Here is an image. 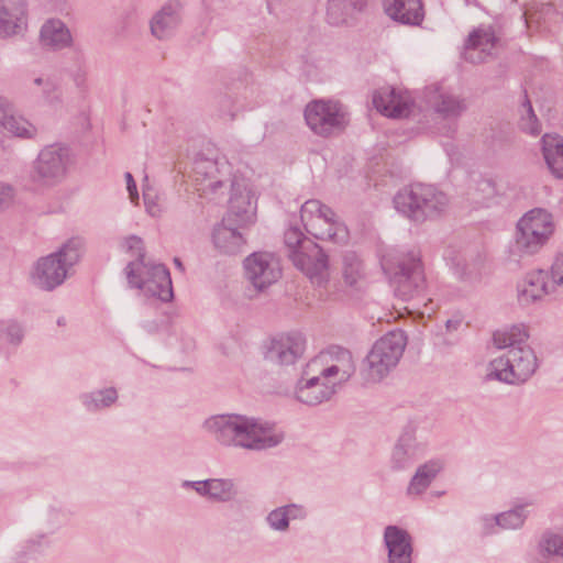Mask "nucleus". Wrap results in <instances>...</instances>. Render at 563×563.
Wrapping results in <instances>:
<instances>
[{
	"label": "nucleus",
	"instance_id": "obj_41",
	"mask_svg": "<svg viewBox=\"0 0 563 563\" xmlns=\"http://www.w3.org/2000/svg\"><path fill=\"white\" fill-rule=\"evenodd\" d=\"M0 332L12 345H19L24 338L23 327L15 321H0Z\"/></svg>",
	"mask_w": 563,
	"mask_h": 563
},
{
	"label": "nucleus",
	"instance_id": "obj_43",
	"mask_svg": "<svg viewBox=\"0 0 563 563\" xmlns=\"http://www.w3.org/2000/svg\"><path fill=\"white\" fill-rule=\"evenodd\" d=\"M121 249L126 253L136 255V261H144L143 241L140 236L130 235L122 240Z\"/></svg>",
	"mask_w": 563,
	"mask_h": 563
},
{
	"label": "nucleus",
	"instance_id": "obj_21",
	"mask_svg": "<svg viewBox=\"0 0 563 563\" xmlns=\"http://www.w3.org/2000/svg\"><path fill=\"white\" fill-rule=\"evenodd\" d=\"M278 260L267 252H257L249 256V280L257 290H262L280 277Z\"/></svg>",
	"mask_w": 563,
	"mask_h": 563
},
{
	"label": "nucleus",
	"instance_id": "obj_49",
	"mask_svg": "<svg viewBox=\"0 0 563 563\" xmlns=\"http://www.w3.org/2000/svg\"><path fill=\"white\" fill-rule=\"evenodd\" d=\"M14 114L12 102L4 96H0V126Z\"/></svg>",
	"mask_w": 563,
	"mask_h": 563
},
{
	"label": "nucleus",
	"instance_id": "obj_33",
	"mask_svg": "<svg viewBox=\"0 0 563 563\" xmlns=\"http://www.w3.org/2000/svg\"><path fill=\"white\" fill-rule=\"evenodd\" d=\"M442 468L443 462L441 460H430L420 465L407 487V494L410 496L422 494Z\"/></svg>",
	"mask_w": 563,
	"mask_h": 563
},
{
	"label": "nucleus",
	"instance_id": "obj_6",
	"mask_svg": "<svg viewBox=\"0 0 563 563\" xmlns=\"http://www.w3.org/2000/svg\"><path fill=\"white\" fill-rule=\"evenodd\" d=\"M537 368L534 351L529 345L517 346L492 360L486 366L484 379L518 385L527 382Z\"/></svg>",
	"mask_w": 563,
	"mask_h": 563
},
{
	"label": "nucleus",
	"instance_id": "obj_16",
	"mask_svg": "<svg viewBox=\"0 0 563 563\" xmlns=\"http://www.w3.org/2000/svg\"><path fill=\"white\" fill-rule=\"evenodd\" d=\"M289 260L313 285L323 286L329 282L328 255L314 241H306L301 251L295 253Z\"/></svg>",
	"mask_w": 563,
	"mask_h": 563
},
{
	"label": "nucleus",
	"instance_id": "obj_51",
	"mask_svg": "<svg viewBox=\"0 0 563 563\" xmlns=\"http://www.w3.org/2000/svg\"><path fill=\"white\" fill-rule=\"evenodd\" d=\"M126 181V189L129 191L130 200L133 203H137L139 201V192L136 188V184L131 173H125L124 175Z\"/></svg>",
	"mask_w": 563,
	"mask_h": 563
},
{
	"label": "nucleus",
	"instance_id": "obj_44",
	"mask_svg": "<svg viewBox=\"0 0 563 563\" xmlns=\"http://www.w3.org/2000/svg\"><path fill=\"white\" fill-rule=\"evenodd\" d=\"M269 526L274 530L284 531L288 528L289 517L287 510L284 507L273 510L267 517Z\"/></svg>",
	"mask_w": 563,
	"mask_h": 563
},
{
	"label": "nucleus",
	"instance_id": "obj_30",
	"mask_svg": "<svg viewBox=\"0 0 563 563\" xmlns=\"http://www.w3.org/2000/svg\"><path fill=\"white\" fill-rule=\"evenodd\" d=\"M180 21L179 7L168 3L153 15L151 20V32L158 40L168 38L179 26Z\"/></svg>",
	"mask_w": 563,
	"mask_h": 563
},
{
	"label": "nucleus",
	"instance_id": "obj_37",
	"mask_svg": "<svg viewBox=\"0 0 563 563\" xmlns=\"http://www.w3.org/2000/svg\"><path fill=\"white\" fill-rule=\"evenodd\" d=\"M5 132L23 139H31L36 134L35 126L23 117L13 114L2 126Z\"/></svg>",
	"mask_w": 563,
	"mask_h": 563
},
{
	"label": "nucleus",
	"instance_id": "obj_12",
	"mask_svg": "<svg viewBox=\"0 0 563 563\" xmlns=\"http://www.w3.org/2000/svg\"><path fill=\"white\" fill-rule=\"evenodd\" d=\"M207 153H197L194 159V179L201 196L214 195L222 187L220 175L230 174V164L220 158L216 148L207 144Z\"/></svg>",
	"mask_w": 563,
	"mask_h": 563
},
{
	"label": "nucleus",
	"instance_id": "obj_13",
	"mask_svg": "<svg viewBox=\"0 0 563 563\" xmlns=\"http://www.w3.org/2000/svg\"><path fill=\"white\" fill-rule=\"evenodd\" d=\"M311 372H317L323 379L338 386L349 380L355 372L352 353L341 346H331L308 362Z\"/></svg>",
	"mask_w": 563,
	"mask_h": 563
},
{
	"label": "nucleus",
	"instance_id": "obj_27",
	"mask_svg": "<svg viewBox=\"0 0 563 563\" xmlns=\"http://www.w3.org/2000/svg\"><path fill=\"white\" fill-rule=\"evenodd\" d=\"M283 438L274 424L260 418L249 419V449H269L278 445Z\"/></svg>",
	"mask_w": 563,
	"mask_h": 563
},
{
	"label": "nucleus",
	"instance_id": "obj_11",
	"mask_svg": "<svg viewBox=\"0 0 563 563\" xmlns=\"http://www.w3.org/2000/svg\"><path fill=\"white\" fill-rule=\"evenodd\" d=\"M69 164V151L62 144L43 147L32 163L29 177L40 188H52L66 177Z\"/></svg>",
	"mask_w": 563,
	"mask_h": 563
},
{
	"label": "nucleus",
	"instance_id": "obj_14",
	"mask_svg": "<svg viewBox=\"0 0 563 563\" xmlns=\"http://www.w3.org/2000/svg\"><path fill=\"white\" fill-rule=\"evenodd\" d=\"M203 430L224 448H246V417L238 413H218L205 419Z\"/></svg>",
	"mask_w": 563,
	"mask_h": 563
},
{
	"label": "nucleus",
	"instance_id": "obj_1",
	"mask_svg": "<svg viewBox=\"0 0 563 563\" xmlns=\"http://www.w3.org/2000/svg\"><path fill=\"white\" fill-rule=\"evenodd\" d=\"M246 189L243 176H233L229 209L220 223L212 229L211 241L214 249L223 255H236L246 243Z\"/></svg>",
	"mask_w": 563,
	"mask_h": 563
},
{
	"label": "nucleus",
	"instance_id": "obj_56",
	"mask_svg": "<svg viewBox=\"0 0 563 563\" xmlns=\"http://www.w3.org/2000/svg\"><path fill=\"white\" fill-rule=\"evenodd\" d=\"M456 325H457V322H454V323H453L451 320H449V321L446 322V328H448V329H450L451 327H456Z\"/></svg>",
	"mask_w": 563,
	"mask_h": 563
},
{
	"label": "nucleus",
	"instance_id": "obj_2",
	"mask_svg": "<svg viewBox=\"0 0 563 563\" xmlns=\"http://www.w3.org/2000/svg\"><path fill=\"white\" fill-rule=\"evenodd\" d=\"M397 212L416 223L443 216L450 207V197L434 185L416 183L400 189L394 197Z\"/></svg>",
	"mask_w": 563,
	"mask_h": 563
},
{
	"label": "nucleus",
	"instance_id": "obj_38",
	"mask_svg": "<svg viewBox=\"0 0 563 563\" xmlns=\"http://www.w3.org/2000/svg\"><path fill=\"white\" fill-rule=\"evenodd\" d=\"M118 398L117 390L114 388H107L84 396V404L89 410H98L101 408L109 407Z\"/></svg>",
	"mask_w": 563,
	"mask_h": 563
},
{
	"label": "nucleus",
	"instance_id": "obj_52",
	"mask_svg": "<svg viewBox=\"0 0 563 563\" xmlns=\"http://www.w3.org/2000/svg\"><path fill=\"white\" fill-rule=\"evenodd\" d=\"M498 516L495 517H483L481 519L482 531L484 533H494L496 531V527H498Z\"/></svg>",
	"mask_w": 563,
	"mask_h": 563
},
{
	"label": "nucleus",
	"instance_id": "obj_45",
	"mask_svg": "<svg viewBox=\"0 0 563 563\" xmlns=\"http://www.w3.org/2000/svg\"><path fill=\"white\" fill-rule=\"evenodd\" d=\"M526 112L527 114L521 119V129L527 133L538 135L541 131L540 124L529 102L526 104Z\"/></svg>",
	"mask_w": 563,
	"mask_h": 563
},
{
	"label": "nucleus",
	"instance_id": "obj_32",
	"mask_svg": "<svg viewBox=\"0 0 563 563\" xmlns=\"http://www.w3.org/2000/svg\"><path fill=\"white\" fill-rule=\"evenodd\" d=\"M542 152L551 173L556 178H563V137L558 134L543 135Z\"/></svg>",
	"mask_w": 563,
	"mask_h": 563
},
{
	"label": "nucleus",
	"instance_id": "obj_47",
	"mask_svg": "<svg viewBox=\"0 0 563 563\" xmlns=\"http://www.w3.org/2000/svg\"><path fill=\"white\" fill-rule=\"evenodd\" d=\"M69 76L77 89L86 91L88 87L87 69L82 65H77L69 70Z\"/></svg>",
	"mask_w": 563,
	"mask_h": 563
},
{
	"label": "nucleus",
	"instance_id": "obj_55",
	"mask_svg": "<svg viewBox=\"0 0 563 563\" xmlns=\"http://www.w3.org/2000/svg\"><path fill=\"white\" fill-rule=\"evenodd\" d=\"M456 325H457V322H454V323H453L451 320H449V321L446 322V328H448V329H450L451 327H456Z\"/></svg>",
	"mask_w": 563,
	"mask_h": 563
},
{
	"label": "nucleus",
	"instance_id": "obj_5",
	"mask_svg": "<svg viewBox=\"0 0 563 563\" xmlns=\"http://www.w3.org/2000/svg\"><path fill=\"white\" fill-rule=\"evenodd\" d=\"M407 345L402 330H393L379 338L364 360L362 375L367 383L382 382L398 365Z\"/></svg>",
	"mask_w": 563,
	"mask_h": 563
},
{
	"label": "nucleus",
	"instance_id": "obj_54",
	"mask_svg": "<svg viewBox=\"0 0 563 563\" xmlns=\"http://www.w3.org/2000/svg\"><path fill=\"white\" fill-rule=\"evenodd\" d=\"M174 263H175V265H176L178 268L183 269V264H181V262H180V260H179V258H175V260H174Z\"/></svg>",
	"mask_w": 563,
	"mask_h": 563
},
{
	"label": "nucleus",
	"instance_id": "obj_36",
	"mask_svg": "<svg viewBox=\"0 0 563 563\" xmlns=\"http://www.w3.org/2000/svg\"><path fill=\"white\" fill-rule=\"evenodd\" d=\"M433 107L435 112L445 119L457 118L466 110V104L463 99L449 93L440 95Z\"/></svg>",
	"mask_w": 563,
	"mask_h": 563
},
{
	"label": "nucleus",
	"instance_id": "obj_39",
	"mask_svg": "<svg viewBox=\"0 0 563 563\" xmlns=\"http://www.w3.org/2000/svg\"><path fill=\"white\" fill-rule=\"evenodd\" d=\"M306 241L312 240L305 236L300 229L296 227L288 228L284 234V244L288 258L292 257L295 253L301 251V246H303Z\"/></svg>",
	"mask_w": 563,
	"mask_h": 563
},
{
	"label": "nucleus",
	"instance_id": "obj_40",
	"mask_svg": "<svg viewBox=\"0 0 563 563\" xmlns=\"http://www.w3.org/2000/svg\"><path fill=\"white\" fill-rule=\"evenodd\" d=\"M525 519L523 507L520 506L498 515V527L503 529H518L523 525Z\"/></svg>",
	"mask_w": 563,
	"mask_h": 563
},
{
	"label": "nucleus",
	"instance_id": "obj_28",
	"mask_svg": "<svg viewBox=\"0 0 563 563\" xmlns=\"http://www.w3.org/2000/svg\"><path fill=\"white\" fill-rule=\"evenodd\" d=\"M389 563H411V541L409 534L396 526H388L384 533Z\"/></svg>",
	"mask_w": 563,
	"mask_h": 563
},
{
	"label": "nucleus",
	"instance_id": "obj_3",
	"mask_svg": "<svg viewBox=\"0 0 563 563\" xmlns=\"http://www.w3.org/2000/svg\"><path fill=\"white\" fill-rule=\"evenodd\" d=\"M554 229L553 217L545 209L527 211L516 224L509 255L517 260L537 254L548 243Z\"/></svg>",
	"mask_w": 563,
	"mask_h": 563
},
{
	"label": "nucleus",
	"instance_id": "obj_29",
	"mask_svg": "<svg viewBox=\"0 0 563 563\" xmlns=\"http://www.w3.org/2000/svg\"><path fill=\"white\" fill-rule=\"evenodd\" d=\"M368 2L369 0H328L327 20L335 26L347 24L366 10Z\"/></svg>",
	"mask_w": 563,
	"mask_h": 563
},
{
	"label": "nucleus",
	"instance_id": "obj_8",
	"mask_svg": "<svg viewBox=\"0 0 563 563\" xmlns=\"http://www.w3.org/2000/svg\"><path fill=\"white\" fill-rule=\"evenodd\" d=\"M129 285L144 296L169 301L173 298L172 279L168 269L162 264L130 262L125 267Z\"/></svg>",
	"mask_w": 563,
	"mask_h": 563
},
{
	"label": "nucleus",
	"instance_id": "obj_26",
	"mask_svg": "<svg viewBox=\"0 0 563 563\" xmlns=\"http://www.w3.org/2000/svg\"><path fill=\"white\" fill-rule=\"evenodd\" d=\"M25 15L24 0H0V37L18 34L22 30Z\"/></svg>",
	"mask_w": 563,
	"mask_h": 563
},
{
	"label": "nucleus",
	"instance_id": "obj_46",
	"mask_svg": "<svg viewBox=\"0 0 563 563\" xmlns=\"http://www.w3.org/2000/svg\"><path fill=\"white\" fill-rule=\"evenodd\" d=\"M549 276L555 287L563 288V252L559 253L550 267Z\"/></svg>",
	"mask_w": 563,
	"mask_h": 563
},
{
	"label": "nucleus",
	"instance_id": "obj_25",
	"mask_svg": "<svg viewBox=\"0 0 563 563\" xmlns=\"http://www.w3.org/2000/svg\"><path fill=\"white\" fill-rule=\"evenodd\" d=\"M497 37L492 27L474 30L464 45V57L472 63L484 62L496 48Z\"/></svg>",
	"mask_w": 563,
	"mask_h": 563
},
{
	"label": "nucleus",
	"instance_id": "obj_10",
	"mask_svg": "<svg viewBox=\"0 0 563 563\" xmlns=\"http://www.w3.org/2000/svg\"><path fill=\"white\" fill-rule=\"evenodd\" d=\"M303 117L311 132L321 137L340 134L350 122L346 108L331 99L310 101L305 107Z\"/></svg>",
	"mask_w": 563,
	"mask_h": 563
},
{
	"label": "nucleus",
	"instance_id": "obj_18",
	"mask_svg": "<svg viewBox=\"0 0 563 563\" xmlns=\"http://www.w3.org/2000/svg\"><path fill=\"white\" fill-rule=\"evenodd\" d=\"M335 390V385L323 379L317 372H311V366L307 364L295 387V398L301 404L317 406L329 400Z\"/></svg>",
	"mask_w": 563,
	"mask_h": 563
},
{
	"label": "nucleus",
	"instance_id": "obj_34",
	"mask_svg": "<svg viewBox=\"0 0 563 563\" xmlns=\"http://www.w3.org/2000/svg\"><path fill=\"white\" fill-rule=\"evenodd\" d=\"M528 330L523 324H514L501 330H497L493 335L494 345L497 349H517V346L528 345Z\"/></svg>",
	"mask_w": 563,
	"mask_h": 563
},
{
	"label": "nucleus",
	"instance_id": "obj_42",
	"mask_svg": "<svg viewBox=\"0 0 563 563\" xmlns=\"http://www.w3.org/2000/svg\"><path fill=\"white\" fill-rule=\"evenodd\" d=\"M540 549L548 554L563 556V536L554 533L544 534L540 542Z\"/></svg>",
	"mask_w": 563,
	"mask_h": 563
},
{
	"label": "nucleus",
	"instance_id": "obj_53",
	"mask_svg": "<svg viewBox=\"0 0 563 563\" xmlns=\"http://www.w3.org/2000/svg\"><path fill=\"white\" fill-rule=\"evenodd\" d=\"M284 508L287 510V515H288L289 519L301 518L305 516V511L300 506L288 505V506H284Z\"/></svg>",
	"mask_w": 563,
	"mask_h": 563
},
{
	"label": "nucleus",
	"instance_id": "obj_23",
	"mask_svg": "<svg viewBox=\"0 0 563 563\" xmlns=\"http://www.w3.org/2000/svg\"><path fill=\"white\" fill-rule=\"evenodd\" d=\"M426 446L418 441L415 430L407 429L399 437L391 453L390 462L395 470H404L424 454Z\"/></svg>",
	"mask_w": 563,
	"mask_h": 563
},
{
	"label": "nucleus",
	"instance_id": "obj_7",
	"mask_svg": "<svg viewBox=\"0 0 563 563\" xmlns=\"http://www.w3.org/2000/svg\"><path fill=\"white\" fill-rule=\"evenodd\" d=\"M300 218L307 232L318 240L345 244L350 233L334 211L320 200H307L300 209Z\"/></svg>",
	"mask_w": 563,
	"mask_h": 563
},
{
	"label": "nucleus",
	"instance_id": "obj_9",
	"mask_svg": "<svg viewBox=\"0 0 563 563\" xmlns=\"http://www.w3.org/2000/svg\"><path fill=\"white\" fill-rule=\"evenodd\" d=\"M384 267L393 273L395 291L402 299L412 298L424 289L426 277L419 252L389 256Z\"/></svg>",
	"mask_w": 563,
	"mask_h": 563
},
{
	"label": "nucleus",
	"instance_id": "obj_24",
	"mask_svg": "<svg viewBox=\"0 0 563 563\" xmlns=\"http://www.w3.org/2000/svg\"><path fill=\"white\" fill-rule=\"evenodd\" d=\"M386 15L393 21L410 26H418L424 19L421 0H383Z\"/></svg>",
	"mask_w": 563,
	"mask_h": 563
},
{
	"label": "nucleus",
	"instance_id": "obj_20",
	"mask_svg": "<svg viewBox=\"0 0 563 563\" xmlns=\"http://www.w3.org/2000/svg\"><path fill=\"white\" fill-rule=\"evenodd\" d=\"M373 104L382 114L399 119L409 115L413 103L407 91L394 87H384L374 92Z\"/></svg>",
	"mask_w": 563,
	"mask_h": 563
},
{
	"label": "nucleus",
	"instance_id": "obj_35",
	"mask_svg": "<svg viewBox=\"0 0 563 563\" xmlns=\"http://www.w3.org/2000/svg\"><path fill=\"white\" fill-rule=\"evenodd\" d=\"M25 87L32 93L41 95L45 100L51 101L58 91L55 79L44 73H33L25 80Z\"/></svg>",
	"mask_w": 563,
	"mask_h": 563
},
{
	"label": "nucleus",
	"instance_id": "obj_50",
	"mask_svg": "<svg viewBox=\"0 0 563 563\" xmlns=\"http://www.w3.org/2000/svg\"><path fill=\"white\" fill-rule=\"evenodd\" d=\"M143 199H144V205H145V208H146V211L148 212V214H151L152 217H157L161 214L162 209H161L159 205L157 203L155 197L151 192L144 191Z\"/></svg>",
	"mask_w": 563,
	"mask_h": 563
},
{
	"label": "nucleus",
	"instance_id": "obj_19",
	"mask_svg": "<svg viewBox=\"0 0 563 563\" xmlns=\"http://www.w3.org/2000/svg\"><path fill=\"white\" fill-rule=\"evenodd\" d=\"M305 350L306 339L301 333H282L269 341L265 358L279 365H290L303 355Z\"/></svg>",
	"mask_w": 563,
	"mask_h": 563
},
{
	"label": "nucleus",
	"instance_id": "obj_48",
	"mask_svg": "<svg viewBox=\"0 0 563 563\" xmlns=\"http://www.w3.org/2000/svg\"><path fill=\"white\" fill-rule=\"evenodd\" d=\"M15 198V189L7 183L0 181V212L10 208Z\"/></svg>",
	"mask_w": 563,
	"mask_h": 563
},
{
	"label": "nucleus",
	"instance_id": "obj_31",
	"mask_svg": "<svg viewBox=\"0 0 563 563\" xmlns=\"http://www.w3.org/2000/svg\"><path fill=\"white\" fill-rule=\"evenodd\" d=\"M40 41L44 47L59 51L69 47L73 42L70 31L66 24L58 19L46 21L40 32Z\"/></svg>",
	"mask_w": 563,
	"mask_h": 563
},
{
	"label": "nucleus",
	"instance_id": "obj_17",
	"mask_svg": "<svg viewBox=\"0 0 563 563\" xmlns=\"http://www.w3.org/2000/svg\"><path fill=\"white\" fill-rule=\"evenodd\" d=\"M549 272L542 268L526 273L517 283L516 298L520 306L529 307L555 292Z\"/></svg>",
	"mask_w": 563,
	"mask_h": 563
},
{
	"label": "nucleus",
	"instance_id": "obj_4",
	"mask_svg": "<svg viewBox=\"0 0 563 563\" xmlns=\"http://www.w3.org/2000/svg\"><path fill=\"white\" fill-rule=\"evenodd\" d=\"M81 243L70 240L56 252L40 257L30 271L31 284L44 291H52L64 284L70 268L80 258Z\"/></svg>",
	"mask_w": 563,
	"mask_h": 563
},
{
	"label": "nucleus",
	"instance_id": "obj_57",
	"mask_svg": "<svg viewBox=\"0 0 563 563\" xmlns=\"http://www.w3.org/2000/svg\"><path fill=\"white\" fill-rule=\"evenodd\" d=\"M456 325H457V322H454V323H453L451 320H449V321L446 322V328H448V329H450L451 327H456Z\"/></svg>",
	"mask_w": 563,
	"mask_h": 563
},
{
	"label": "nucleus",
	"instance_id": "obj_22",
	"mask_svg": "<svg viewBox=\"0 0 563 563\" xmlns=\"http://www.w3.org/2000/svg\"><path fill=\"white\" fill-rule=\"evenodd\" d=\"M184 488L194 489L199 496L216 503L231 501L238 495V487L231 478H209L205 481H184Z\"/></svg>",
	"mask_w": 563,
	"mask_h": 563
},
{
	"label": "nucleus",
	"instance_id": "obj_15",
	"mask_svg": "<svg viewBox=\"0 0 563 563\" xmlns=\"http://www.w3.org/2000/svg\"><path fill=\"white\" fill-rule=\"evenodd\" d=\"M340 276L345 300L360 301L366 295L369 285L368 269L355 252L349 251L342 255Z\"/></svg>",
	"mask_w": 563,
	"mask_h": 563
}]
</instances>
